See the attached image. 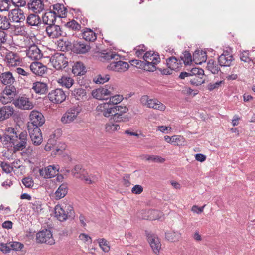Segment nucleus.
Wrapping results in <instances>:
<instances>
[{
  "mask_svg": "<svg viewBox=\"0 0 255 255\" xmlns=\"http://www.w3.org/2000/svg\"><path fill=\"white\" fill-rule=\"evenodd\" d=\"M2 91L13 98H14L17 95L16 89L13 85L6 86Z\"/></svg>",
  "mask_w": 255,
  "mask_h": 255,
  "instance_id": "37998d69",
  "label": "nucleus"
},
{
  "mask_svg": "<svg viewBox=\"0 0 255 255\" xmlns=\"http://www.w3.org/2000/svg\"><path fill=\"white\" fill-rule=\"evenodd\" d=\"M207 68L213 74H216L220 70L219 67L215 63L214 61L212 60L209 61L207 64Z\"/></svg>",
  "mask_w": 255,
  "mask_h": 255,
  "instance_id": "864d4df0",
  "label": "nucleus"
},
{
  "mask_svg": "<svg viewBox=\"0 0 255 255\" xmlns=\"http://www.w3.org/2000/svg\"><path fill=\"white\" fill-rule=\"evenodd\" d=\"M5 61L8 66H15L19 63V57L17 53L8 52L6 53Z\"/></svg>",
  "mask_w": 255,
  "mask_h": 255,
  "instance_id": "5701e85b",
  "label": "nucleus"
},
{
  "mask_svg": "<svg viewBox=\"0 0 255 255\" xmlns=\"http://www.w3.org/2000/svg\"><path fill=\"white\" fill-rule=\"evenodd\" d=\"M26 55L29 58L34 60H39L42 56L41 51L37 46L35 44H33L28 47V49L27 50Z\"/></svg>",
  "mask_w": 255,
  "mask_h": 255,
  "instance_id": "a211bd4d",
  "label": "nucleus"
},
{
  "mask_svg": "<svg viewBox=\"0 0 255 255\" xmlns=\"http://www.w3.org/2000/svg\"><path fill=\"white\" fill-rule=\"evenodd\" d=\"M113 110L114 113L119 114V115H124L128 111V108L126 106H122L120 105L113 106Z\"/></svg>",
  "mask_w": 255,
  "mask_h": 255,
  "instance_id": "6e6d98bb",
  "label": "nucleus"
},
{
  "mask_svg": "<svg viewBox=\"0 0 255 255\" xmlns=\"http://www.w3.org/2000/svg\"><path fill=\"white\" fill-rule=\"evenodd\" d=\"M129 68V64L126 62L121 60L111 62L108 66L109 70L118 72H123L127 71Z\"/></svg>",
  "mask_w": 255,
  "mask_h": 255,
  "instance_id": "f8f14e48",
  "label": "nucleus"
},
{
  "mask_svg": "<svg viewBox=\"0 0 255 255\" xmlns=\"http://www.w3.org/2000/svg\"><path fill=\"white\" fill-rule=\"evenodd\" d=\"M180 58L185 64H189L192 62L191 55L188 51H185L183 53V55L181 56Z\"/></svg>",
  "mask_w": 255,
  "mask_h": 255,
  "instance_id": "13d9d810",
  "label": "nucleus"
},
{
  "mask_svg": "<svg viewBox=\"0 0 255 255\" xmlns=\"http://www.w3.org/2000/svg\"><path fill=\"white\" fill-rule=\"evenodd\" d=\"M11 6L9 0H0V11L5 12L9 11Z\"/></svg>",
  "mask_w": 255,
  "mask_h": 255,
  "instance_id": "49530a36",
  "label": "nucleus"
},
{
  "mask_svg": "<svg viewBox=\"0 0 255 255\" xmlns=\"http://www.w3.org/2000/svg\"><path fill=\"white\" fill-rule=\"evenodd\" d=\"M113 120L116 122H126L128 121V117L127 115H119L114 113L113 114Z\"/></svg>",
  "mask_w": 255,
  "mask_h": 255,
  "instance_id": "09e8293b",
  "label": "nucleus"
},
{
  "mask_svg": "<svg viewBox=\"0 0 255 255\" xmlns=\"http://www.w3.org/2000/svg\"><path fill=\"white\" fill-rule=\"evenodd\" d=\"M58 83L62 86H65L67 88H69L73 85L74 80L69 77L63 76L58 80Z\"/></svg>",
  "mask_w": 255,
  "mask_h": 255,
  "instance_id": "79ce46f5",
  "label": "nucleus"
},
{
  "mask_svg": "<svg viewBox=\"0 0 255 255\" xmlns=\"http://www.w3.org/2000/svg\"><path fill=\"white\" fill-rule=\"evenodd\" d=\"M0 81L4 85H11L15 82L12 73L11 72H6L0 75Z\"/></svg>",
  "mask_w": 255,
  "mask_h": 255,
  "instance_id": "393cba45",
  "label": "nucleus"
},
{
  "mask_svg": "<svg viewBox=\"0 0 255 255\" xmlns=\"http://www.w3.org/2000/svg\"><path fill=\"white\" fill-rule=\"evenodd\" d=\"M114 94V89L112 86L105 85L94 90L92 92L93 97L98 100L107 99V96Z\"/></svg>",
  "mask_w": 255,
  "mask_h": 255,
  "instance_id": "39448f33",
  "label": "nucleus"
},
{
  "mask_svg": "<svg viewBox=\"0 0 255 255\" xmlns=\"http://www.w3.org/2000/svg\"><path fill=\"white\" fill-rule=\"evenodd\" d=\"M30 122L27 124V128H39L45 123V118L42 114L37 111H32L29 115Z\"/></svg>",
  "mask_w": 255,
  "mask_h": 255,
  "instance_id": "20e7f679",
  "label": "nucleus"
},
{
  "mask_svg": "<svg viewBox=\"0 0 255 255\" xmlns=\"http://www.w3.org/2000/svg\"><path fill=\"white\" fill-rule=\"evenodd\" d=\"M83 172H84V170L82 169L81 167L79 165H76L72 171V173L75 176L81 175Z\"/></svg>",
  "mask_w": 255,
  "mask_h": 255,
  "instance_id": "774afa93",
  "label": "nucleus"
},
{
  "mask_svg": "<svg viewBox=\"0 0 255 255\" xmlns=\"http://www.w3.org/2000/svg\"><path fill=\"white\" fill-rule=\"evenodd\" d=\"M113 106L109 103H104L97 107L98 111L101 112L104 117H109L114 113Z\"/></svg>",
  "mask_w": 255,
  "mask_h": 255,
  "instance_id": "412c9836",
  "label": "nucleus"
},
{
  "mask_svg": "<svg viewBox=\"0 0 255 255\" xmlns=\"http://www.w3.org/2000/svg\"><path fill=\"white\" fill-rule=\"evenodd\" d=\"M147 105L148 108L160 111H164L165 109V106L157 99H150Z\"/></svg>",
  "mask_w": 255,
  "mask_h": 255,
  "instance_id": "72a5a7b5",
  "label": "nucleus"
},
{
  "mask_svg": "<svg viewBox=\"0 0 255 255\" xmlns=\"http://www.w3.org/2000/svg\"><path fill=\"white\" fill-rule=\"evenodd\" d=\"M10 22L9 17L0 15V29L8 30L10 27Z\"/></svg>",
  "mask_w": 255,
  "mask_h": 255,
  "instance_id": "58836bf2",
  "label": "nucleus"
},
{
  "mask_svg": "<svg viewBox=\"0 0 255 255\" xmlns=\"http://www.w3.org/2000/svg\"><path fill=\"white\" fill-rule=\"evenodd\" d=\"M0 166L2 170L6 173H10L13 170L12 166L6 162H1Z\"/></svg>",
  "mask_w": 255,
  "mask_h": 255,
  "instance_id": "e2e57ef3",
  "label": "nucleus"
},
{
  "mask_svg": "<svg viewBox=\"0 0 255 255\" xmlns=\"http://www.w3.org/2000/svg\"><path fill=\"white\" fill-rule=\"evenodd\" d=\"M45 30L48 36L51 39L57 38L62 34L61 27L55 23L47 26Z\"/></svg>",
  "mask_w": 255,
  "mask_h": 255,
  "instance_id": "ddd939ff",
  "label": "nucleus"
},
{
  "mask_svg": "<svg viewBox=\"0 0 255 255\" xmlns=\"http://www.w3.org/2000/svg\"><path fill=\"white\" fill-rule=\"evenodd\" d=\"M58 46L62 51H68L72 50L73 44L69 41L61 39L58 41Z\"/></svg>",
  "mask_w": 255,
  "mask_h": 255,
  "instance_id": "4c0bfd02",
  "label": "nucleus"
},
{
  "mask_svg": "<svg viewBox=\"0 0 255 255\" xmlns=\"http://www.w3.org/2000/svg\"><path fill=\"white\" fill-rule=\"evenodd\" d=\"M204 70L199 68H193L190 71V73H191V76H199L203 77L204 74Z\"/></svg>",
  "mask_w": 255,
  "mask_h": 255,
  "instance_id": "bf43d9fd",
  "label": "nucleus"
},
{
  "mask_svg": "<svg viewBox=\"0 0 255 255\" xmlns=\"http://www.w3.org/2000/svg\"><path fill=\"white\" fill-rule=\"evenodd\" d=\"M67 212L59 205H57L54 208L55 216L60 221H64L68 218H72L74 216L75 212L73 207L70 205L67 206Z\"/></svg>",
  "mask_w": 255,
  "mask_h": 255,
  "instance_id": "f03ea898",
  "label": "nucleus"
},
{
  "mask_svg": "<svg viewBox=\"0 0 255 255\" xmlns=\"http://www.w3.org/2000/svg\"><path fill=\"white\" fill-rule=\"evenodd\" d=\"M27 24L31 26L39 27L41 24L40 17L37 14H30L26 18Z\"/></svg>",
  "mask_w": 255,
  "mask_h": 255,
  "instance_id": "bb28decb",
  "label": "nucleus"
},
{
  "mask_svg": "<svg viewBox=\"0 0 255 255\" xmlns=\"http://www.w3.org/2000/svg\"><path fill=\"white\" fill-rule=\"evenodd\" d=\"M58 172L57 168L54 165H49L39 170L40 175L44 178H51L54 177Z\"/></svg>",
  "mask_w": 255,
  "mask_h": 255,
  "instance_id": "6ab92c4d",
  "label": "nucleus"
},
{
  "mask_svg": "<svg viewBox=\"0 0 255 255\" xmlns=\"http://www.w3.org/2000/svg\"><path fill=\"white\" fill-rule=\"evenodd\" d=\"M22 182L26 188H31L34 185L33 181L31 177H25L22 180Z\"/></svg>",
  "mask_w": 255,
  "mask_h": 255,
  "instance_id": "052dcab7",
  "label": "nucleus"
},
{
  "mask_svg": "<svg viewBox=\"0 0 255 255\" xmlns=\"http://www.w3.org/2000/svg\"><path fill=\"white\" fill-rule=\"evenodd\" d=\"M50 62L57 70L65 68L68 65V61L63 54L55 53L50 58Z\"/></svg>",
  "mask_w": 255,
  "mask_h": 255,
  "instance_id": "423d86ee",
  "label": "nucleus"
},
{
  "mask_svg": "<svg viewBox=\"0 0 255 255\" xmlns=\"http://www.w3.org/2000/svg\"><path fill=\"white\" fill-rule=\"evenodd\" d=\"M181 234L178 232L170 231L165 234V237L168 241L174 242L179 240Z\"/></svg>",
  "mask_w": 255,
  "mask_h": 255,
  "instance_id": "ea45409f",
  "label": "nucleus"
},
{
  "mask_svg": "<svg viewBox=\"0 0 255 255\" xmlns=\"http://www.w3.org/2000/svg\"><path fill=\"white\" fill-rule=\"evenodd\" d=\"M82 108L79 105H74L63 115L61 121L63 124H69L74 121L81 112Z\"/></svg>",
  "mask_w": 255,
  "mask_h": 255,
  "instance_id": "7ed1b4c3",
  "label": "nucleus"
},
{
  "mask_svg": "<svg viewBox=\"0 0 255 255\" xmlns=\"http://www.w3.org/2000/svg\"><path fill=\"white\" fill-rule=\"evenodd\" d=\"M9 244H10V250H20L23 247L22 244L18 242H13L12 243H9Z\"/></svg>",
  "mask_w": 255,
  "mask_h": 255,
  "instance_id": "0e129e2a",
  "label": "nucleus"
},
{
  "mask_svg": "<svg viewBox=\"0 0 255 255\" xmlns=\"http://www.w3.org/2000/svg\"><path fill=\"white\" fill-rule=\"evenodd\" d=\"M50 11L56 18H64L66 16L67 10L63 4L56 3L50 6Z\"/></svg>",
  "mask_w": 255,
  "mask_h": 255,
  "instance_id": "2eb2a0df",
  "label": "nucleus"
},
{
  "mask_svg": "<svg viewBox=\"0 0 255 255\" xmlns=\"http://www.w3.org/2000/svg\"><path fill=\"white\" fill-rule=\"evenodd\" d=\"M205 80L203 79L202 76H194L190 80V82L191 84L195 86L201 85L204 83Z\"/></svg>",
  "mask_w": 255,
  "mask_h": 255,
  "instance_id": "5fc2aeb1",
  "label": "nucleus"
},
{
  "mask_svg": "<svg viewBox=\"0 0 255 255\" xmlns=\"http://www.w3.org/2000/svg\"><path fill=\"white\" fill-rule=\"evenodd\" d=\"M233 60V56L228 52H224L218 58V62L221 66H230Z\"/></svg>",
  "mask_w": 255,
  "mask_h": 255,
  "instance_id": "b1692460",
  "label": "nucleus"
},
{
  "mask_svg": "<svg viewBox=\"0 0 255 255\" xmlns=\"http://www.w3.org/2000/svg\"><path fill=\"white\" fill-rule=\"evenodd\" d=\"M31 205V208L34 211L38 212L42 209L41 202L39 200H35L34 202L30 203Z\"/></svg>",
  "mask_w": 255,
  "mask_h": 255,
  "instance_id": "680f3d73",
  "label": "nucleus"
},
{
  "mask_svg": "<svg viewBox=\"0 0 255 255\" xmlns=\"http://www.w3.org/2000/svg\"><path fill=\"white\" fill-rule=\"evenodd\" d=\"M13 108L9 106H5L0 108V121H3L13 114Z\"/></svg>",
  "mask_w": 255,
  "mask_h": 255,
  "instance_id": "a878e982",
  "label": "nucleus"
},
{
  "mask_svg": "<svg viewBox=\"0 0 255 255\" xmlns=\"http://www.w3.org/2000/svg\"><path fill=\"white\" fill-rule=\"evenodd\" d=\"M166 64L168 67L174 71L178 70L181 67L182 63L178 62L175 57H170L166 60Z\"/></svg>",
  "mask_w": 255,
  "mask_h": 255,
  "instance_id": "cd10ccee",
  "label": "nucleus"
},
{
  "mask_svg": "<svg viewBox=\"0 0 255 255\" xmlns=\"http://www.w3.org/2000/svg\"><path fill=\"white\" fill-rule=\"evenodd\" d=\"M99 245L102 251L105 253L108 252L110 250V246L108 242L104 238H101L98 240Z\"/></svg>",
  "mask_w": 255,
  "mask_h": 255,
  "instance_id": "c03bdc74",
  "label": "nucleus"
},
{
  "mask_svg": "<svg viewBox=\"0 0 255 255\" xmlns=\"http://www.w3.org/2000/svg\"><path fill=\"white\" fill-rule=\"evenodd\" d=\"M106 130L109 132H112L120 129V126L116 124H113L112 122H109L106 125Z\"/></svg>",
  "mask_w": 255,
  "mask_h": 255,
  "instance_id": "3c124183",
  "label": "nucleus"
},
{
  "mask_svg": "<svg viewBox=\"0 0 255 255\" xmlns=\"http://www.w3.org/2000/svg\"><path fill=\"white\" fill-rule=\"evenodd\" d=\"M66 97L65 92L60 88L53 90L48 94L49 100L55 104L61 103L65 100Z\"/></svg>",
  "mask_w": 255,
  "mask_h": 255,
  "instance_id": "0eeeda50",
  "label": "nucleus"
},
{
  "mask_svg": "<svg viewBox=\"0 0 255 255\" xmlns=\"http://www.w3.org/2000/svg\"><path fill=\"white\" fill-rule=\"evenodd\" d=\"M172 144L174 146H183L185 145V139L180 135L172 136Z\"/></svg>",
  "mask_w": 255,
  "mask_h": 255,
  "instance_id": "a18cd8bd",
  "label": "nucleus"
},
{
  "mask_svg": "<svg viewBox=\"0 0 255 255\" xmlns=\"http://www.w3.org/2000/svg\"><path fill=\"white\" fill-rule=\"evenodd\" d=\"M85 68L83 64L81 62H77L73 66L72 72L76 75H82L85 73Z\"/></svg>",
  "mask_w": 255,
  "mask_h": 255,
  "instance_id": "f704fd0d",
  "label": "nucleus"
},
{
  "mask_svg": "<svg viewBox=\"0 0 255 255\" xmlns=\"http://www.w3.org/2000/svg\"><path fill=\"white\" fill-rule=\"evenodd\" d=\"M157 54H155V52L152 51H147L146 52L143 57V60L145 61H152V59L153 57L155 56Z\"/></svg>",
  "mask_w": 255,
  "mask_h": 255,
  "instance_id": "338daca9",
  "label": "nucleus"
},
{
  "mask_svg": "<svg viewBox=\"0 0 255 255\" xmlns=\"http://www.w3.org/2000/svg\"><path fill=\"white\" fill-rule=\"evenodd\" d=\"M160 58L159 55H156L152 59V61H145L143 69L148 71L153 72L157 69L156 65L160 62Z\"/></svg>",
  "mask_w": 255,
  "mask_h": 255,
  "instance_id": "4be33fe9",
  "label": "nucleus"
},
{
  "mask_svg": "<svg viewBox=\"0 0 255 255\" xmlns=\"http://www.w3.org/2000/svg\"><path fill=\"white\" fill-rule=\"evenodd\" d=\"M83 39L87 41H94L97 38L96 33L89 28H86L82 33Z\"/></svg>",
  "mask_w": 255,
  "mask_h": 255,
  "instance_id": "c9c22d12",
  "label": "nucleus"
},
{
  "mask_svg": "<svg viewBox=\"0 0 255 255\" xmlns=\"http://www.w3.org/2000/svg\"><path fill=\"white\" fill-rule=\"evenodd\" d=\"M30 68L33 73L38 76H43L47 73L48 70L47 67L39 62H32L30 66Z\"/></svg>",
  "mask_w": 255,
  "mask_h": 255,
  "instance_id": "f3484780",
  "label": "nucleus"
},
{
  "mask_svg": "<svg viewBox=\"0 0 255 255\" xmlns=\"http://www.w3.org/2000/svg\"><path fill=\"white\" fill-rule=\"evenodd\" d=\"M65 26L73 30L79 31L81 29V25L75 20H72L65 24Z\"/></svg>",
  "mask_w": 255,
  "mask_h": 255,
  "instance_id": "de8ad7c7",
  "label": "nucleus"
},
{
  "mask_svg": "<svg viewBox=\"0 0 255 255\" xmlns=\"http://www.w3.org/2000/svg\"><path fill=\"white\" fill-rule=\"evenodd\" d=\"M76 178L81 179L87 184H92L98 180V177L96 175L92 174L88 175L85 173V172L81 175L76 176Z\"/></svg>",
  "mask_w": 255,
  "mask_h": 255,
  "instance_id": "2f4dec72",
  "label": "nucleus"
},
{
  "mask_svg": "<svg viewBox=\"0 0 255 255\" xmlns=\"http://www.w3.org/2000/svg\"><path fill=\"white\" fill-rule=\"evenodd\" d=\"M147 215L143 216L142 218L146 220H155L158 219L160 217V212L156 210H149L146 212Z\"/></svg>",
  "mask_w": 255,
  "mask_h": 255,
  "instance_id": "e433bc0d",
  "label": "nucleus"
},
{
  "mask_svg": "<svg viewBox=\"0 0 255 255\" xmlns=\"http://www.w3.org/2000/svg\"><path fill=\"white\" fill-rule=\"evenodd\" d=\"M68 192V186L66 184H62L55 193V199H60L66 196Z\"/></svg>",
  "mask_w": 255,
  "mask_h": 255,
  "instance_id": "7c9ffc66",
  "label": "nucleus"
},
{
  "mask_svg": "<svg viewBox=\"0 0 255 255\" xmlns=\"http://www.w3.org/2000/svg\"><path fill=\"white\" fill-rule=\"evenodd\" d=\"M101 58L105 61H110L112 59L118 60L120 59V56L114 52L108 51L106 53H103L101 54Z\"/></svg>",
  "mask_w": 255,
  "mask_h": 255,
  "instance_id": "a19ab883",
  "label": "nucleus"
},
{
  "mask_svg": "<svg viewBox=\"0 0 255 255\" xmlns=\"http://www.w3.org/2000/svg\"><path fill=\"white\" fill-rule=\"evenodd\" d=\"M146 235L153 252L156 254H158L161 248V244L159 238L157 235L150 232H146Z\"/></svg>",
  "mask_w": 255,
  "mask_h": 255,
  "instance_id": "6e6552de",
  "label": "nucleus"
},
{
  "mask_svg": "<svg viewBox=\"0 0 255 255\" xmlns=\"http://www.w3.org/2000/svg\"><path fill=\"white\" fill-rule=\"evenodd\" d=\"M27 137L26 131L19 133L14 128L8 127L3 134V143L5 145L12 144L16 151L22 150L27 146Z\"/></svg>",
  "mask_w": 255,
  "mask_h": 255,
  "instance_id": "f257e3e1",
  "label": "nucleus"
},
{
  "mask_svg": "<svg viewBox=\"0 0 255 255\" xmlns=\"http://www.w3.org/2000/svg\"><path fill=\"white\" fill-rule=\"evenodd\" d=\"M90 49V46L82 41H75L73 43L72 51L77 54H84Z\"/></svg>",
  "mask_w": 255,
  "mask_h": 255,
  "instance_id": "aec40b11",
  "label": "nucleus"
},
{
  "mask_svg": "<svg viewBox=\"0 0 255 255\" xmlns=\"http://www.w3.org/2000/svg\"><path fill=\"white\" fill-rule=\"evenodd\" d=\"M110 96L109 103L114 106H117V104L121 102L123 100V96L120 95H112Z\"/></svg>",
  "mask_w": 255,
  "mask_h": 255,
  "instance_id": "8fccbe9b",
  "label": "nucleus"
},
{
  "mask_svg": "<svg viewBox=\"0 0 255 255\" xmlns=\"http://www.w3.org/2000/svg\"><path fill=\"white\" fill-rule=\"evenodd\" d=\"M8 17L10 20L16 23L23 22L25 18L23 11L19 8L11 10L8 13Z\"/></svg>",
  "mask_w": 255,
  "mask_h": 255,
  "instance_id": "dca6fc26",
  "label": "nucleus"
},
{
  "mask_svg": "<svg viewBox=\"0 0 255 255\" xmlns=\"http://www.w3.org/2000/svg\"><path fill=\"white\" fill-rule=\"evenodd\" d=\"M109 75H98L96 79H94V82L97 84H103L109 80Z\"/></svg>",
  "mask_w": 255,
  "mask_h": 255,
  "instance_id": "4d7b16f0",
  "label": "nucleus"
},
{
  "mask_svg": "<svg viewBox=\"0 0 255 255\" xmlns=\"http://www.w3.org/2000/svg\"><path fill=\"white\" fill-rule=\"evenodd\" d=\"M56 19L53 13L50 11L45 12L42 17L43 23L47 26L55 23Z\"/></svg>",
  "mask_w": 255,
  "mask_h": 255,
  "instance_id": "c85d7f7f",
  "label": "nucleus"
},
{
  "mask_svg": "<svg viewBox=\"0 0 255 255\" xmlns=\"http://www.w3.org/2000/svg\"><path fill=\"white\" fill-rule=\"evenodd\" d=\"M28 8L35 13H39L45 8L44 0H31L27 4Z\"/></svg>",
  "mask_w": 255,
  "mask_h": 255,
  "instance_id": "4468645a",
  "label": "nucleus"
},
{
  "mask_svg": "<svg viewBox=\"0 0 255 255\" xmlns=\"http://www.w3.org/2000/svg\"><path fill=\"white\" fill-rule=\"evenodd\" d=\"M36 240L39 243H44L50 245L55 243L51 231L47 229L38 232L36 235Z\"/></svg>",
  "mask_w": 255,
  "mask_h": 255,
  "instance_id": "1a4fd4ad",
  "label": "nucleus"
},
{
  "mask_svg": "<svg viewBox=\"0 0 255 255\" xmlns=\"http://www.w3.org/2000/svg\"><path fill=\"white\" fill-rule=\"evenodd\" d=\"M72 96L79 101H83L87 99L86 91L81 88H75L72 90Z\"/></svg>",
  "mask_w": 255,
  "mask_h": 255,
  "instance_id": "c756f323",
  "label": "nucleus"
},
{
  "mask_svg": "<svg viewBox=\"0 0 255 255\" xmlns=\"http://www.w3.org/2000/svg\"><path fill=\"white\" fill-rule=\"evenodd\" d=\"M14 98L10 97V96H8L3 91L1 93L0 96V101L3 104H8L9 103H10L12 101H14Z\"/></svg>",
  "mask_w": 255,
  "mask_h": 255,
  "instance_id": "603ef678",
  "label": "nucleus"
},
{
  "mask_svg": "<svg viewBox=\"0 0 255 255\" xmlns=\"http://www.w3.org/2000/svg\"><path fill=\"white\" fill-rule=\"evenodd\" d=\"M13 104L16 107L23 110H30L32 109L33 107L32 102L25 96L19 97L17 99L14 100Z\"/></svg>",
  "mask_w": 255,
  "mask_h": 255,
  "instance_id": "9b49d317",
  "label": "nucleus"
},
{
  "mask_svg": "<svg viewBox=\"0 0 255 255\" xmlns=\"http://www.w3.org/2000/svg\"><path fill=\"white\" fill-rule=\"evenodd\" d=\"M32 88L36 93L40 94H44L48 90L47 84L41 82L34 83Z\"/></svg>",
  "mask_w": 255,
  "mask_h": 255,
  "instance_id": "473e14b6",
  "label": "nucleus"
},
{
  "mask_svg": "<svg viewBox=\"0 0 255 255\" xmlns=\"http://www.w3.org/2000/svg\"><path fill=\"white\" fill-rule=\"evenodd\" d=\"M27 129L32 144L35 146L40 145L42 142L43 138L39 128H27Z\"/></svg>",
  "mask_w": 255,
  "mask_h": 255,
  "instance_id": "9d476101",
  "label": "nucleus"
},
{
  "mask_svg": "<svg viewBox=\"0 0 255 255\" xmlns=\"http://www.w3.org/2000/svg\"><path fill=\"white\" fill-rule=\"evenodd\" d=\"M223 83V81H218L214 83H210L207 86V88L209 91H211L221 87Z\"/></svg>",
  "mask_w": 255,
  "mask_h": 255,
  "instance_id": "69168bd1",
  "label": "nucleus"
}]
</instances>
